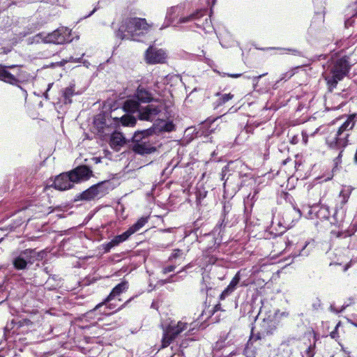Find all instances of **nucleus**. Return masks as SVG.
<instances>
[{
    "label": "nucleus",
    "mask_w": 357,
    "mask_h": 357,
    "mask_svg": "<svg viewBox=\"0 0 357 357\" xmlns=\"http://www.w3.org/2000/svg\"><path fill=\"white\" fill-rule=\"evenodd\" d=\"M151 94L142 88H138L135 97L128 99L123 104V109L127 112H138V117L142 121H153L162 110V105L151 103L142 107L140 102H148L151 100Z\"/></svg>",
    "instance_id": "1"
},
{
    "label": "nucleus",
    "mask_w": 357,
    "mask_h": 357,
    "mask_svg": "<svg viewBox=\"0 0 357 357\" xmlns=\"http://www.w3.org/2000/svg\"><path fill=\"white\" fill-rule=\"evenodd\" d=\"M151 26L144 18H126L121 22L116 36L122 40H139V37L147 33Z\"/></svg>",
    "instance_id": "2"
},
{
    "label": "nucleus",
    "mask_w": 357,
    "mask_h": 357,
    "mask_svg": "<svg viewBox=\"0 0 357 357\" xmlns=\"http://www.w3.org/2000/svg\"><path fill=\"white\" fill-rule=\"evenodd\" d=\"M92 171L86 166H79L68 173H63L56 176L53 185L55 189L66 190L73 187L75 183L88 180Z\"/></svg>",
    "instance_id": "3"
},
{
    "label": "nucleus",
    "mask_w": 357,
    "mask_h": 357,
    "mask_svg": "<svg viewBox=\"0 0 357 357\" xmlns=\"http://www.w3.org/2000/svg\"><path fill=\"white\" fill-rule=\"evenodd\" d=\"M356 114H351L342 121L337 130L327 137L326 142L331 148L342 149L345 147L348 144L349 132L353 129L356 121L354 120Z\"/></svg>",
    "instance_id": "4"
},
{
    "label": "nucleus",
    "mask_w": 357,
    "mask_h": 357,
    "mask_svg": "<svg viewBox=\"0 0 357 357\" xmlns=\"http://www.w3.org/2000/svg\"><path fill=\"white\" fill-rule=\"evenodd\" d=\"M351 67L348 57H342L334 60L328 66L329 73L326 74L325 79L331 87H335L337 83L343 79Z\"/></svg>",
    "instance_id": "5"
},
{
    "label": "nucleus",
    "mask_w": 357,
    "mask_h": 357,
    "mask_svg": "<svg viewBox=\"0 0 357 357\" xmlns=\"http://www.w3.org/2000/svg\"><path fill=\"white\" fill-rule=\"evenodd\" d=\"M70 32L71 31L68 28L62 26L52 33H40L34 36L31 43L63 44L72 40L69 38Z\"/></svg>",
    "instance_id": "6"
},
{
    "label": "nucleus",
    "mask_w": 357,
    "mask_h": 357,
    "mask_svg": "<svg viewBox=\"0 0 357 357\" xmlns=\"http://www.w3.org/2000/svg\"><path fill=\"white\" fill-rule=\"evenodd\" d=\"M192 324L183 320L178 322L171 321L167 326L162 325V339L161 348L167 347L182 332L192 330Z\"/></svg>",
    "instance_id": "7"
},
{
    "label": "nucleus",
    "mask_w": 357,
    "mask_h": 357,
    "mask_svg": "<svg viewBox=\"0 0 357 357\" xmlns=\"http://www.w3.org/2000/svg\"><path fill=\"white\" fill-rule=\"evenodd\" d=\"M40 258L39 252L35 250L27 249L14 259L13 265L16 269L22 270L26 267L27 264H32Z\"/></svg>",
    "instance_id": "8"
},
{
    "label": "nucleus",
    "mask_w": 357,
    "mask_h": 357,
    "mask_svg": "<svg viewBox=\"0 0 357 357\" xmlns=\"http://www.w3.org/2000/svg\"><path fill=\"white\" fill-rule=\"evenodd\" d=\"M167 58L166 52L162 49L149 47L144 55L145 61L149 64H157L165 63Z\"/></svg>",
    "instance_id": "9"
},
{
    "label": "nucleus",
    "mask_w": 357,
    "mask_h": 357,
    "mask_svg": "<svg viewBox=\"0 0 357 357\" xmlns=\"http://www.w3.org/2000/svg\"><path fill=\"white\" fill-rule=\"evenodd\" d=\"M20 67L17 66H6L0 64V80L15 84L20 77Z\"/></svg>",
    "instance_id": "10"
},
{
    "label": "nucleus",
    "mask_w": 357,
    "mask_h": 357,
    "mask_svg": "<svg viewBox=\"0 0 357 357\" xmlns=\"http://www.w3.org/2000/svg\"><path fill=\"white\" fill-rule=\"evenodd\" d=\"M181 10V8L179 6H172L168 8L165 15V21L160 27V29L162 30L169 27L175 19L178 17Z\"/></svg>",
    "instance_id": "11"
},
{
    "label": "nucleus",
    "mask_w": 357,
    "mask_h": 357,
    "mask_svg": "<svg viewBox=\"0 0 357 357\" xmlns=\"http://www.w3.org/2000/svg\"><path fill=\"white\" fill-rule=\"evenodd\" d=\"M202 15L199 16V21H195V25L197 27L203 29L205 32H210L212 31L213 27L211 25V21L210 17L206 13V10L198 11Z\"/></svg>",
    "instance_id": "12"
},
{
    "label": "nucleus",
    "mask_w": 357,
    "mask_h": 357,
    "mask_svg": "<svg viewBox=\"0 0 357 357\" xmlns=\"http://www.w3.org/2000/svg\"><path fill=\"white\" fill-rule=\"evenodd\" d=\"M241 280L240 272H237L227 287L222 292L220 299L223 300L230 295L236 289Z\"/></svg>",
    "instance_id": "13"
},
{
    "label": "nucleus",
    "mask_w": 357,
    "mask_h": 357,
    "mask_svg": "<svg viewBox=\"0 0 357 357\" xmlns=\"http://www.w3.org/2000/svg\"><path fill=\"white\" fill-rule=\"evenodd\" d=\"M132 149L135 153L139 154L149 153L155 150V149L150 144L149 139L133 144Z\"/></svg>",
    "instance_id": "14"
},
{
    "label": "nucleus",
    "mask_w": 357,
    "mask_h": 357,
    "mask_svg": "<svg viewBox=\"0 0 357 357\" xmlns=\"http://www.w3.org/2000/svg\"><path fill=\"white\" fill-rule=\"evenodd\" d=\"M153 134L151 129H147L135 132L132 137V142L134 144L149 139V137Z\"/></svg>",
    "instance_id": "15"
},
{
    "label": "nucleus",
    "mask_w": 357,
    "mask_h": 357,
    "mask_svg": "<svg viewBox=\"0 0 357 357\" xmlns=\"http://www.w3.org/2000/svg\"><path fill=\"white\" fill-rule=\"evenodd\" d=\"M114 120L116 123H121L122 126L128 127H133L137 123L136 119L130 114H125L120 118H114Z\"/></svg>",
    "instance_id": "16"
},
{
    "label": "nucleus",
    "mask_w": 357,
    "mask_h": 357,
    "mask_svg": "<svg viewBox=\"0 0 357 357\" xmlns=\"http://www.w3.org/2000/svg\"><path fill=\"white\" fill-rule=\"evenodd\" d=\"M128 283L126 282H121L117 284L112 291L110 294L107 296L106 301L109 302L114 299L116 296L120 295L122 292L128 289Z\"/></svg>",
    "instance_id": "17"
},
{
    "label": "nucleus",
    "mask_w": 357,
    "mask_h": 357,
    "mask_svg": "<svg viewBox=\"0 0 357 357\" xmlns=\"http://www.w3.org/2000/svg\"><path fill=\"white\" fill-rule=\"evenodd\" d=\"M132 235L131 232L128 229L123 234L115 236L108 244L109 248L118 245L119 243L126 241Z\"/></svg>",
    "instance_id": "18"
},
{
    "label": "nucleus",
    "mask_w": 357,
    "mask_h": 357,
    "mask_svg": "<svg viewBox=\"0 0 357 357\" xmlns=\"http://www.w3.org/2000/svg\"><path fill=\"white\" fill-rule=\"evenodd\" d=\"M99 188L98 186H92L82 194V199L91 200L99 196Z\"/></svg>",
    "instance_id": "19"
},
{
    "label": "nucleus",
    "mask_w": 357,
    "mask_h": 357,
    "mask_svg": "<svg viewBox=\"0 0 357 357\" xmlns=\"http://www.w3.org/2000/svg\"><path fill=\"white\" fill-rule=\"evenodd\" d=\"M124 143V137L121 132H114L110 139V145L113 149L121 146Z\"/></svg>",
    "instance_id": "20"
},
{
    "label": "nucleus",
    "mask_w": 357,
    "mask_h": 357,
    "mask_svg": "<svg viewBox=\"0 0 357 357\" xmlns=\"http://www.w3.org/2000/svg\"><path fill=\"white\" fill-rule=\"evenodd\" d=\"M220 43L222 47L229 48L234 45V40L232 36L227 33L221 36L220 38Z\"/></svg>",
    "instance_id": "21"
},
{
    "label": "nucleus",
    "mask_w": 357,
    "mask_h": 357,
    "mask_svg": "<svg viewBox=\"0 0 357 357\" xmlns=\"http://www.w3.org/2000/svg\"><path fill=\"white\" fill-rule=\"evenodd\" d=\"M149 217H142L140 218L135 224L131 226L128 229L131 232L132 234L138 231L141 228H142L145 224L148 222Z\"/></svg>",
    "instance_id": "22"
},
{
    "label": "nucleus",
    "mask_w": 357,
    "mask_h": 357,
    "mask_svg": "<svg viewBox=\"0 0 357 357\" xmlns=\"http://www.w3.org/2000/svg\"><path fill=\"white\" fill-rule=\"evenodd\" d=\"M201 16L202 15L197 12L195 13H192L187 17H180L179 20H178V23L179 24H184V23H187V22H195V21H199V16Z\"/></svg>",
    "instance_id": "23"
},
{
    "label": "nucleus",
    "mask_w": 357,
    "mask_h": 357,
    "mask_svg": "<svg viewBox=\"0 0 357 357\" xmlns=\"http://www.w3.org/2000/svg\"><path fill=\"white\" fill-rule=\"evenodd\" d=\"M161 124L162 125H160V129L161 130L170 132L174 129V125L171 121H168V122L162 121Z\"/></svg>",
    "instance_id": "24"
},
{
    "label": "nucleus",
    "mask_w": 357,
    "mask_h": 357,
    "mask_svg": "<svg viewBox=\"0 0 357 357\" xmlns=\"http://www.w3.org/2000/svg\"><path fill=\"white\" fill-rule=\"evenodd\" d=\"M73 94H74V89L73 86L68 87L65 89V91L63 92V96L65 98L66 102H71L70 98L73 96Z\"/></svg>",
    "instance_id": "25"
},
{
    "label": "nucleus",
    "mask_w": 357,
    "mask_h": 357,
    "mask_svg": "<svg viewBox=\"0 0 357 357\" xmlns=\"http://www.w3.org/2000/svg\"><path fill=\"white\" fill-rule=\"evenodd\" d=\"M310 244H312L313 245L314 242L313 241H312V243L310 241L306 242L305 245L302 248V250L300 251L299 255H301V256H307L310 254V251H311V249L307 248L308 245H310Z\"/></svg>",
    "instance_id": "26"
},
{
    "label": "nucleus",
    "mask_w": 357,
    "mask_h": 357,
    "mask_svg": "<svg viewBox=\"0 0 357 357\" xmlns=\"http://www.w3.org/2000/svg\"><path fill=\"white\" fill-rule=\"evenodd\" d=\"M233 96H234L232 94H231V93L222 94L220 96V104L225 103L226 102H227L229 100H231L233 98Z\"/></svg>",
    "instance_id": "27"
},
{
    "label": "nucleus",
    "mask_w": 357,
    "mask_h": 357,
    "mask_svg": "<svg viewBox=\"0 0 357 357\" xmlns=\"http://www.w3.org/2000/svg\"><path fill=\"white\" fill-rule=\"evenodd\" d=\"M341 325V323L340 322H338L335 328V329L330 333V336L331 337V338L333 339H337L339 335L337 334V330H338V328Z\"/></svg>",
    "instance_id": "28"
},
{
    "label": "nucleus",
    "mask_w": 357,
    "mask_h": 357,
    "mask_svg": "<svg viewBox=\"0 0 357 357\" xmlns=\"http://www.w3.org/2000/svg\"><path fill=\"white\" fill-rule=\"evenodd\" d=\"M182 255H183V252L179 249H176L173 251L169 259H176L178 257H181Z\"/></svg>",
    "instance_id": "29"
},
{
    "label": "nucleus",
    "mask_w": 357,
    "mask_h": 357,
    "mask_svg": "<svg viewBox=\"0 0 357 357\" xmlns=\"http://www.w3.org/2000/svg\"><path fill=\"white\" fill-rule=\"evenodd\" d=\"M314 353H313V349L311 347H309L307 350L305 351V354L303 355V357H313Z\"/></svg>",
    "instance_id": "30"
},
{
    "label": "nucleus",
    "mask_w": 357,
    "mask_h": 357,
    "mask_svg": "<svg viewBox=\"0 0 357 357\" xmlns=\"http://www.w3.org/2000/svg\"><path fill=\"white\" fill-rule=\"evenodd\" d=\"M175 267L174 266H169L163 269L164 273H167L172 272L174 270Z\"/></svg>",
    "instance_id": "31"
},
{
    "label": "nucleus",
    "mask_w": 357,
    "mask_h": 357,
    "mask_svg": "<svg viewBox=\"0 0 357 357\" xmlns=\"http://www.w3.org/2000/svg\"><path fill=\"white\" fill-rule=\"evenodd\" d=\"M312 210L311 208H309V211H308V213L306 215V218H308V219H312Z\"/></svg>",
    "instance_id": "32"
},
{
    "label": "nucleus",
    "mask_w": 357,
    "mask_h": 357,
    "mask_svg": "<svg viewBox=\"0 0 357 357\" xmlns=\"http://www.w3.org/2000/svg\"><path fill=\"white\" fill-rule=\"evenodd\" d=\"M294 211L297 214L298 218H301V211L298 208H294Z\"/></svg>",
    "instance_id": "33"
},
{
    "label": "nucleus",
    "mask_w": 357,
    "mask_h": 357,
    "mask_svg": "<svg viewBox=\"0 0 357 357\" xmlns=\"http://www.w3.org/2000/svg\"><path fill=\"white\" fill-rule=\"evenodd\" d=\"M228 76L232 78H238L241 76V74H228Z\"/></svg>",
    "instance_id": "34"
},
{
    "label": "nucleus",
    "mask_w": 357,
    "mask_h": 357,
    "mask_svg": "<svg viewBox=\"0 0 357 357\" xmlns=\"http://www.w3.org/2000/svg\"><path fill=\"white\" fill-rule=\"evenodd\" d=\"M349 268V264H346L342 266V271H346Z\"/></svg>",
    "instance_id": "35"
},
{
    "label": "nucleus",
    "mask_w": 357,
    "mask_h": 357,
    "mask_svg": "<svg viewBox=\"0 0 357 357\" xmlns=\"http://www.w3.org/2000/svg\"><path fill=\"white\" fill-rule=\"evenodd\" d=\"M303 140L305 144H307V137L305 136L303 134Z\"/></svg>",
    "instance_id": "36"
},
{
    "label": "nucleus",
    "mask_w": 357,
    "mask_h": 357,
    "mask_svg": "<svg viewBox=\"0 0 357 357\" xmlns=\"http://www.w3.org/2000/svg\"><path fill=\"white\" fill-rule=\"evenodd\" d=\"M344 262H345V261H342V262H340V263H334V264L342 266V264H344ZM332 265H333V263H331V264H330V266H332Z\"/></svg>",
    "instance_id": "37"
},
{
    "label": "nucleus",
    "mask_w": 357,
    "mask_h": 357,
    "mask_svg": "<svg viewBox=\"0 0 357 357\" xmlns=\"http://www.w3.org/2000/svg\"><path fill=\"white\" fill-rule=\"evenodd\" d=\"M321 212H327V208L321 207L319 211V213H321Z\"/></svg>",
    "instance_id": "38"
},
{
    "label": "nucleus",
    "mask_w": 357,
    "mask_h": 357,
    "mask_svg": "<svg viewBox=\"0 0 357 357\" xmlns=\"http://www.w3.org/2000/svg\"><path fill=\"white\" fill-rule=\"evenodd\" d=\"M70 61H72L73 62H79L80 58L78 59H74L73 58H71Z\"/></svg>",
    "instance_id": "39"
},
{
    "label": "nucleus",
    "mask_w": 357,
    "mask_h": 357,
    "mask_svg": "<svg viewBox=\"0 0 357 357\" xmlns=\"http://www.w3.org/2000/svg\"><path fill=\"white\" fill-rule=\"evenodd\" d=\"M228 183H229V178H227V179L226 180V181L224 183V187H225H225H226V185L228 184Z\"/></svg>",
    "instance_id": "40"
},
{
    "label": "nucleus",
    "mask_w": 357,
    "mask_h": 357,
    "mask_svg": "<svg viewBox=\"0 0 357 357\" xmlns=\"http://www.w3.org/2000/svg\"><path fill=\"white\" fill-rule=\"evenodd\" d=\"M344 119V117H340L337 119V121H342Z\"/></svg>",
    "instance_id": "41"
},
{
    "label": "nucleus",
    "mask_w": 357,
    "mask_h": 357,
    "mask_svg": "<svg viewBox=\"0 0 357 357\" xmlns=\"http://www.w3.org/2000/svg\"><path fill=\"white\" fill-rule=\"evenodd\" d=\"M262 75H259V77H255V79H258L259 78L261 77Z\"/></svg>",
    "instance_id": "42"
},
{
    "label": "nucleus",
    "mask_w": 357,
    "mask_h": 357,
    "mask_svg": "<svg viewBox=\"0 0 357 357\" xmlns=\"http://www.w3.org/2000/svg\"><path fill=\"white\" fill-rule=\"evenodd\" d=\"M351 324H352L354 326H356V327H357V324H356V323H353V322H351Z\"/></svg>",
    "instance_id": "43"
},
{
    "label": "nucleus",
    "mask_w": 357,
    "mask_h": 357,
    "mask_svg": "<svg viewBox=\"0 0 357 357\" xmlns=\"http://www.w3.org/2000/svg\"><path fill=\"white\" fill-rule=\"evenodd\" d=\"M341 153H342V151H340V153H339L337 158H339L340 157Z\"/></svg>",
    "instance_id": "44"
},
{
    "label": "nucleus",
    "mask_w": 357,
    "mask_h": 357,
    "mask_svg": "<svg viewBox=\"0 0 357 357\" xmlns=\"http://www.w3.org/2000/svg\"><path fill=\"white\" fill-rule=\"evenodd\" d=\"M282 347H287V346L286 344H284V345H282Z\"/></svg>",
    "instance_id": "45"
},
{
    "label": "nucleus",
    "mask_w": 357,
    "mask_h": 357,
    "mask_svg": "<svg viewBox=\"0 0 357 357\" xmlns=\"http://www.w3.org/2000/svg\"><path fill=\"white\" fill-rule=\"evenodd\" d=\"M347 357H349V356H347Z\"/></svg>",
    "instance_id": "46"
}]
</instances>
